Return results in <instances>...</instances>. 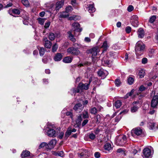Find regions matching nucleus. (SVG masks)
Here are the masks:
<instances>
[{"instance_id": "59", "label": "nucleus", "mask_w": 158, "mask_h": 158, "mask_svg": "<svg viewBox=\"0 0 158 158\" xmlns=\"http://www.w3.org/2000/svg\"><path fill=\"white\" fill-rule=\"evenodd\" d=\"M147 59L146 58H143L142 61V63L143 64H145L147 63Z\"/></svg>"}, {"instance_id": "31", "label": "nucleus", "mask_w": 158, "mask_h": 158, "mask_svg": "<svg viewBox=\"0 0 158 158\" xmlns=\"http://www.w3.org/2000/svg\"><path fill=\"white\" fill-rule=\"evenodd\" d=\"M22 2L23 4L26 7L29 6L30 3L28 0H22Z\"/></svg>"}, {"instance_id": "42", "label": "nucleus", "mask_w": 158, "mask_h": 158, "mask_svg": "<svg viewBox=\"0 0 158 158\" xmlns=\"http://www.w3.org/2000/svg\"><path fill=\"white\" fill-rule=\"evenodd\" d=\"M12 12L13 13L17 15H19L20 13V11L19 10L16 9H13L12 10Z\"/></svg>"}, {"instance_id": "37", "label": "nucleus", "mask_w": 158, "mask_h": 158, "mask_svg": "<svg viewBox=\"0 0 158 158\" xmlns=\"http://www.w3.org/2000/svg\"><path fill=\"white\" fill-rule=\"evenodd\" d=\"M58 46L56 44H55L52 47V51L53 52H56Z\"/></svg>"}, {"instance_id": "12", "label": "nucleus", "mask_w": 158, "mask_h": 158, "mask_svg": "<svg viewBox=\"0 0 158 158\" xmlns=\"http://www.w3.org/2000/svg\"><path fill=\"white\" fill-rule=\"evenodd\" d=\"M56 140L55 139H52L47 144L48 149H51L54 148L56 143Z\"/></svg>"}, {"instance_id": "14", "label": "nucleus", "mask_w": 158, "mask_h": 158, "mask_svg": "<svg viewBox=\"0 0 158 158\" xmlns=\"http://www.w3.org/2000/svg\"><path fill=\"white\" fill-rule=\"evenodd\" d=\"M140 107V105L139 103L135 102L133 104V106L131 107V112L132 113L136 112Z\"/></svg>"}, {"instance_id": "41", "label": "nucleus", "mask_w": 158, "mask_h": 158, "mask_svg": "<svg viewBox=\"0 0 158 158\" xmlns=\"http://www.w3.org/2000/svg\"><path fill=\"white\" fill-rule=\"evenodd\" d=\"M82 116L84 118H88L89 117L88 112L87 111L84 112L82 114Z\"/></svg>"}, {"instance_id": "63", "label": "nucleus", "mask_w": 158, "mask_h": 158, "mask_svg": "<svg viewBox=\"0 0 158 158\" xmlns=\"http://www.w3.org/2000/svg\"><path fill=\"white\" fill-rule=\"evenodd\" d=\"M121 116H120L118 115V116L116 117L115 118V122L118 121L121 118Z\"/></svg>"}, {"instance_id": "22", "label": "nucleus", "mask_w": 158, "mask_h": 158, "mask_svg": "<svg viewBox=\"0 0 158 158\" xmlns=\"http://www.w3.org/2000/svg\"><path fill=\"white\" fill-rule=\"evenodd\" d=\"M47 40V39H46ZM52 46V43L51 42L48 40H46L45 41L44 43V46L45 47L48 48H50Z\"/></svg>"}, {"instance_id": "32", "label": "nucleus", "mask_w": 158, "mask_h": 158, "mask_svg": "<svg viewBox=\"0 0 158 158\" xmlns=\"http://www.w3.org/2000/svg\"><path fill=\"white\" fill-rule=\"evenodd\" d=\"M127 81L129 85H131L133 84L134 80L133 78L130 77H128Z\"/></svg>"}, {"instance_id": "62", "label": "nucleus", "mask_w": 158, "mask_h": 158, "mask_svg": "<svg viewBox=\"0 0 158 158\" xmlns=\"http://www.w3.org/2000/svg\"><path fill=\"white\" fill-rule=\"evenodd\" d=\"M84 41L86 42H89L91 41V40L89 38L86 37L85 38Z\"/></svg>"}, {"instance_id": "25", "label": "nucleus", "mask_w": 158, "mask_h": 158, "mask_svg": "<svg viewBox=\"0 0 158 158\" xmlns=\"http://www.w3.org/2000/svg\"><path fill=\"white\" fill-rule=\"evenodd\" d=\"M69 15V13L65 11L62 12L60 13V17L61 18H65L68 17Z\"/></svg>"}, {"instance_id": "44", "label": "nucleus", "mask_w": 158, "mask_h": 158, "mask_svg": "<svg viewBox=\"0 0 158 158\" xmlns=\"http://www.w3.org/2000/svg\"><path fill=\"white\" fill-rule=\"evenodd\" d=\"M102 47L104 49V50L106 51L107 48V44L106 42H104L102 45Z\"/></svg>"}, {"instance_id": "49", "label": "nucleus", "mask_w": 158, "mask_h": 158, "mask_svg": "<svg viewBox=\"0 0 158 158\" xmlns=\"http://www.w3.org/2000/svg\"><path fill=\"white\" fill-rule=\"evenodd\" d=\"M131 27L127 26L125 28V30L127 33H129L131 31Z\"/></svg>"}, {"instance_id": "58", "label": "nucleus", "mask_w": 158, "mask_h": 158, "mask_svg": "<svg viewBox=\"0 0 158 158\" xmlns=\"http://www.w3.org/2000/svg\"><path fill=\"white\" fill-rule=\"evenodd\" d=\"M58 156L63 157L64 155V153L63 151L58 152Z\"/></svg>"}, {"instance_id": "13", "label": "nucleus", "mask_w": 158, "mask_h": 158, "mask_svg": "<svg viewBox=\"0 0 158 158\" xmlns=\"http://www.w3.org/2000/svg\"><path fill=\"white\" fill-rule=\"evenodd\" d=\"M83 109V105L80 103L76 104L73 107V109L77 112H80Z\"/></svg>"}, {"instance_id": "46", "label": "nucleus", "mask_w": 158, "mask_h": 158, "mask_svg": "<svg viewBox=\"0 0 158 158\" xmlns=\"http://www.w3.org/2000/svg\"><path fill=\"white\" fill-rule=\"evenodd\" d=\"M133 92L134 90L132 89V90H131V91L130 92L127 93L126 95L125 96V98H128L129 96H131V95L133 93Z\"/></svg>"}, {"instance_id": "6", "label": "nucleus", "mask_w": 158, "mask_h": 158, "mask_svg": "<svg viewBox=\"0 0 158 158\" xmlns=\"http://www.w3.org/2000/svg\"><path fill=\"white\" fill-rule=\"evenodd\" d=\"M143 156L144 158H151L152 154L151 150L147 148L144 149L143 151Z\"/></svg>"}, {"instance_id": "52", "label": "nucleus", "mask_w": 158, "mask_h": 158, "mask_svg": "<svg viewBox=\"0 0 158 158\" xmlns=\"http://www.w3.org/2000/svg\"><path fill=\"white\" fill-rule=\"evenodd\" d=\"M64 133L63 132H61L59 133V134L58 135V137L60 139L62 138L64 136Z\"/></svg>"}, {"instance_id": "16", "label": "nucleus", "mask_w": 158, "mask_h": 158, "mask_svg": "<svg viewBox=\"0 0 158 158\" xmlns=\"http://www.w3.org/2000/svg\"><path fill=\"white\" fill-rule=\"evenodd\" d=\"M137 33L139 38H142L144 37L145 33L144 31L142 28H139L138 29Z\"/></svg>"}, {"instance_id": "33", "label": "nucleus", "mask_w": 158, "mask_h": 158, "mask_svg": "<svg viewBox=\"0 0 158 158\" xmlns=\"http://www.w3.org/2000/svg\"><path fill=\"white\" fill-rule=\"evenodd\" d=\"M156 19V15H153L149 19V23H153Z\"/></svg>"}, {"instance_id": "39", "label": "nucleus", "mask_w": 158, "mask_h": 158, "mask_svg": "<svg viewBox=\"0 0 158 158\" xmlns=\"http://www.w3.org/2000/svg\"><path fill=\"white\" fill-rule=\"evenodd\" d=\"M45 52V50L43 48H41L39 50V53L41 56H43Z\"/></svg>"}, {"instance_id": "56", "label": "nucleus", "mask_w": 158, "mask_h": 158, "mask_svg": "<svg viewBox=\"0 0 158 158\" xmlns=\"http://www.w3.org/2000/svg\"><path fill=\"white\" fill-rule=\"evenodd\" d=\"M82 152H83V153H84V155L85 156H88V152L87 150L83 149L82 150Z\"/></svg>"}, {"instance_id": "20", "label": "nucleus", "mask_w": 158, "mask_h": 158, "mask_svg": "<svg viewBox=\"0 0 158 158\" xmlns=\"http://www.w3.org/2000/svg\"><path fill=\"white\" fill-rule=\"evenodd\" d=\"M72 58L68 56L64 57L63 60V61L66 63H69L72 62Z\"/></svg>"}, {"instance_id": "60", "label": "nucleus", "mask_w": 158, "mask_h": 158, "mask_svg": "<svg viewBox=\"0 0 158 158\" xmlns=\"http://www.w3.org/2000/svg\"><path fill=\"white\" fill-rule=\"evenodd\" d=\"M117 152H118V153H122V154H123V153H124V150H123L122 148H119V149H118L117 150Z\"/></svg>"}, {"instance_id": "21", "label": "nucleus", "mask_w": 158, "mask_h": 158, "mask_svg": "<svg viewBox=\"0 0 158 158\" xmlns=\"http://www.w3.org/2000/svg\"><path fill=\"white\" fill-rule=\"evenodd\" d=\"M67 33L69 35V38L73 42H75L76 41V40L74 37L73 35L72 34L71 32V31H69L67 32Z\"/></svg>"}, {"instance_id": "61", "label": "nucleus", "mask_w": 158, "mask_h": 158, "mask_svg": "<svg viewBox=\"0 0 158 158\" xmlns=\"http://www.w3.org/2000/svg\"><path fill=\"white\" fill-rule=\"evenodd\" d=\"M88 120L87 119H85L83 121L82 123V126H84L88 122Z\"/></svg>"}, {"instance_id": "47", "label": "nucleus", "mask_w": 158, "mask_h": 158, "mask_svg": "<svg viewBox=\"0 0 158 158\" xmlns=\"http://www.w3.org/2000/svg\"><path fill=\"white\" fill-rule=\"evenodd\" d=\"M72 7L71 6H69L66 8L65 11L69 13V12L72 11Z\"/></svg>"}, {"instance_id": "1", "label": "nucleus", "mask_w": 158, "mask_h": 158, "mask_svg": "<svg viewBox=\"0 0 158 158\" xmlns=\"http://www.w3.org/2000/svg\"><path fill=\"white\" fill-rule=\"evenodd\" d=\"M60 128H58L56 131V128L54 126H49L46 128L47 135L51 137H55L58 135L59 131H60Z\"/></svg>"}, {"instance_id": "27", "label": "nucleus", "mask_w": 158, "mask_h": 158, "mask_svg": "<svg viewBox=\"0 0 158 158\" xmlns=\"http://www.w3.org/2000/svg\"><path fill=\"white\" fill-rule=\"evenodd\" d=\"M145 75V71L143 69H141L139 70L138 73V76L140 78H142L144 77Z\"/></svg>"}, {"instance_id": "5", "label": "nucleus", "mask_w": 158, "mask_h": 158, "mask_svg": "<svg viewBox=\"0 0 158 158\" xmlns=\"http://www.w3.org/2000/svg\"><path fill=\"white\" fill-rule=\"evenodd\" d=\"M72 26L75 35L77 36L80 35V33L82 30V28H80V24L78 23H75L73 24Z\"/></svg>"}, {"instance_id": "18", "label": "nucleus", "mask_w": 158, "mask_h": 158, "mask_svg": "<svg viewBox=\"0 0 158 158\" xmlns=\"http://www.w3.org/2000/svg\"><path fill=\"white\" fill-rule=\"evenodd\" d=\"M63 5V2L61 1L58 2L56 4L55 10H56V13H57L59 9Z\"/></svg>"}, {"instance_id": "50", "label": "nucleus", "mask_w": 158, "mask_h": 158, "mask_svg": "<svg viewBox=\"0 0 158 158\" xmlns=\"http://www.w3.org/2000/svg\"><path fill=\"white\" fill-rule=\"evenodd\" d=\"M95 119H96V122L99 123L100 120V116L99 115H97L95 117Z\"/></svg>"}, {"instance_id": "40", "label": "nucleus", "mask_w": 158, "mask_h": 158, "mask_svg": "<svg viewBox=\"0 0 158 158\" xmlns=\"http://www.w3.org/2000/svg\"><path fill=\"white\" fill-rule=\"evenodd\" d=\"M97 109L94 107L91 109L90 110V113L92 114H95L97 113Z\"/></svg>"}, {"instance_id": "15", "label": "nucleus", "mask_w": 158, "mask_h": 158, "mask_svg": "<svg viewBox=\"0 0 158 158\" xmlns=\"http://www.w3.org/2000/svg\"><path fill=\"white\" fill-rule=\"evenodd\" d=\"M99 49L98 47H96L90 49L89 51L90 53L92 54V56H96L97 55L99 51Z\"/></svg>"}, {"instance_id": "3", "label": "nucleus", "mask_w": 158, "mask_h": 158, "mask_svg": "<svg viewBox=\"0 0 158 158\" xmlns=\"http://www.w3.org/2000/svg\"><path fill=\"white\" fill-rule=\"evenodd\" d=\"M144 48V44L141 41H138L136 43L135 47V52L136 55L138 56L141 55Z\"/></svg>"}, {"instance_id": "2", "label": "nucleus", "mask_w": 158, "mask_h": 158, "mask_svg": "<svg viewBox=\"0 0 158 158\" xmlns=\"http://www.w3.org/2000/svg\"><path fill=\"white\" fill-rule=\"evenodd\" d=\"M91 81L89 80V83L83 84L82 83H79L77 88H73L71 89V91L73 93H76L81 92V90H87L89 88V83Z\"/></svg>"}, {"instance_id": "24", "label": "nucleus", "mask_w": 158, "mask_h": 158, "mask_svg": "<svg viewBox=\"0 0 158 158\" xmlns=\"http://www.w3.org/2000/svg\"><path fill=\"white\" fill-rule=\"evenodd\" d=\"M72 127H68L67 131H66L65 136V137L67 138L71 134Z\"/></svg>"}, {"instance_id": "23", "label": "nucleus", "mask_w": 158, "mask_h": 158, "mask_svg": "<svg viewBox=\"0 0 158 158\" xmlns=\"http://www.w3.org/2000/svg\"><path fill=\"white\" fill-rule=\"evenodd\" d=\"M94 4H90L88 6V11L90 13H93L95 10V9L94 6Z\"/></svg>"}, {"instance_id": "34", "label": "nucleus", "mask_w": 158, "mask_h": 158, "mask_svg": "<svg viewBox=\"0 0 158 158\" xmlns=\"http://www.w3.org/2000/svg\"><path fill=\"white\" fill-rule=\"evenodd\" d=\"M82 120L81 116V115H80L78 116L76 120V123L77 124L79 125L81 123V121Z\"/></svg>"}, {"instance_id": "7", "label": "nucleus", "mask_w": 158, "mask_h": 158, "mask_svg": "<svg viewBox=\"0 0 158 158\" xmlns=\"http://www.w3.org/2000/svg\"><path fill=\"white\" fill-rule=\"evenodd\" d=\"M67 52L69 54L74 55H77L80 53V51L77 48L73 47L68 48Z\"/></svg>"}, {"instance_id": "36", "label": "nucleus", "mask_w": 158, "mask_h": 158, "mask_svg": "<svg viewBox=\"0 0 158 158\" xmlns=\"http://www.w3.org/2000/svg\"><path fill=\"white\" fill-rule=\"evenodd\" d=\"M79 17L77 16L73 15L69 18V19L70 20H76L78 19Z\"/></svg>"}, {"instance_id": "4", "label": "nucleus", "mask_w": 158, "mask_h": 158, "mask_svg": "<svg viewBox=\"0 0 158 158\" xmlns=\"http://www.w3.org/2000/svg\"><path fill=\"white\" fill-rule=\"evenodd\" d=\"M127 138L126 136L123 135L118 137L116 141V144L117 145L123 146L126 142Z\"/></svg>"}, {"instance_id": "19", "label": "nucleus", "mask_w": 158, "mask_h": 158, "mask_svg": "<svg viewBox=\"0 0 158 158\" xmlns=\"http://www.w3.org/2000/svg\"><path fill=\"white\" fill-rule=\"evenodd\" d=\"M113 147L111 144L109 143H105L104 146V148L105 150L109 151L112 150Z\"/></svg>"}, {"instance_id": "53", "label": "nucleus", "mask_w": 158, "mask_h": 158, "mask_svg": "<svg viewBox=\"0 0 158 158\" xmlns=\"http://www.w3.org/2000/svg\"><path fill=\"white\" fill-rule=\"evenodd\" d=\"M66 115L67 116H69L72 119L73 118V115L72 112H71L68 111L66 113Z\"/></svg>"}, {"instance_id": "11", "label": "nucleus", "mask_w": 158, "mask_h": 158, "mask_svg": "<svg viewBox=\"0 0 158 158\" xmlns=\"http://www.w3.org/2000/svg\"><path fill=\"white\" fill-rule=\"evenodd\" d=\"M142 130L139 127L134 128L131 131V133L132 134L134 133L137 136L142 135Z\"/></svg>"}, {"instance_id": "28", "label": "nucleus", "mask_w": 158, "mask_h": 158, "mask_svg": "<svg viewBox=\"0 0 158 158\" xmlns=\"http://www.w3.org/2000/svg\"><path fill=\"white\" fill-rule=\"evenodd\" d=\"M122 105V102L119 100H117L114 103V106L117 108L120 107Z\"/></svg>"}, {"instance_id": "35", "label": "nucleus", "mask_w": 158, "mask_h": 158, "mask_svg": "<svg viewBox=\"0 0 158 158\" xmlns=\"http://www.w3.org/2000/svg\"><path fill=\"white\" fill-rule=\"evenodd\" d=\"M102 62L105 66L108 65L110 64V61L109 60H105L104 58L102 60Z\"/></svg>"}, {"instance_id": "17", "label": "nucleus", "mask_w": 158, "mask_h": 158, "mask_svg": "<svg viewBox=\"0 0 158 158\" xmlns=\"http://www.w3.org/2000/svg\"><path fill=\"white\" fill-rule=\"evenodd\" d=\"M63 57L62 54L60 53H57L54 57V60L55 61H60Z\"/></svg>"}, {"instance_id": "9", "label": "nucleus", "mask_w": 158, "mask_h": 158, "mask_svg": "<svg viewBox=\"0 0 158 158\" xmlns=\"http://www.w3.org/2000/svg\"><path fill=\"white\" fill-rule=\"evenodd\" d=\"M158 105V96H154L151 101V106L154 108H156Z\"/></svg>"}, {"instance_id": "30", "label": "nucleus", "mask_w": 158, "mask_h": 158, "mask_svg": "<svg viewBox=\"0 0 158 158\" xmlns=\"http://www.w3.org/2000/svg\"><path fill=\"white\" fill-rule=\"evenodd\" d=\"M56 37L55 35L53 33H51L49 35V39L50 40L52 41Z\"/></svg>"}, {"instance_id": "64", "label": "nucleus", "mask_w": 158, "mask_h": 158, "mask_svg": "<svg viewBox=\"0 0 158 158\" xmlns=\"http://www.w3.org/2000/svg\"><path fill=\"white\" fill-rule=\"evenodd\" d=\"M73 45L75 47L78 46L79 48L81 47V45L80 44L78 43H75L73 44Z\"/></svg>"}, {"instance_id": "8", "label": "nucleus", "mask_w": 158, "mask_h": 158, "mask_svg": "<svg viewBox=\"0 0 158 158\" xmlns=\"http://www.w3.org/2000/svg\"><path fill=\"white\" fill-rule=\"evenodd\" d=\"M138 17L136 15H133L131 17V24L134 27H136L138 26Z\"/></svg>"}, {"instance_id": "29", "label": "nucleus", "mask_w": 158, "mask_h": 158, "mask_svg": "<svg viewBox=\"0 0 158 158\" xmlns=\"http://www.w3.org/2000/svg\"><path fill=\"white\" fill-rule=\"evenodd\" d=\"M47 144L46 142H43L40 143L39 147V148L40 149L42 148H43L45 147L46 149H48V148L47 147Z\"/></svg>"}, {"instance_id": "51", "label": "nucleus", "mask_w": 158, "mask_h": 158, "mask_svg": "<svg viewBox=\"0 0 158 158\" xmlns=\"http://www.w3.org/2000/svg\"><path fill=\"white\" fill-rule=\"evenodd\" d=\"M134 9L133 7L131 5H130L127 8V10L129 12H131Z\"/></svg>"}, {"instance_id": "26", "label": "nucleus", "mask_w": 158, "mask_h": 158, "mask_svg": "<svg viewBox=\"0 0 158 158\" xmlns=\"http://www.w3.org/2000/svg\"><path fill=\"white\" fill-rule=\"evenodd\" d=\"M30 152L27 151H25L23 152L21 154L22 157H25L30 155Z\"/></svg>"}, {"instance_id": "55", "label": "nucleus", "mask_w": 158, "mask_h": 158, "mask_svg": "<svg viewBox=\"0 0 158 158\" xmlns=\"http://www.w3.org/2000/svg\"><path fill=\"white\" fill-rule=\"evenodd\" d=\"M94 156L96 158H99L100 157V154L99 152H96L94 153Z\"/></svg>"}, {"instance_id": "57", "label": "nucleus", "mask_w": 158, "mask_h": 158, "mask_svg": "<svg viewBox=\"0 0 158 158\" xmlns=\"http://www.w3.org/2000/svg\"><path fill=\"white\" fill-rule=\"evenodd\" d=\"M50 24V22H48L45 23L44 25V27L45 28H47L48 27Z\"/></svg>"}, {"instance_id": "48", "label": "nucleus", "mask_w": 158, "mask_h": 158, "mask_svg": "<svg viewBox=\"0 0 158 158\" xmlns=\"http://www.w3.org/2000/svg\"><path fill=\"white\" fill-rule=\"evenodd\" d=\"M149 129H150L152 130L154 128L155 126V123H149Z\"/></svg>"}, {"instance_id": "45", "label": "nucleus", "mask_w": 158, "mask_h": 158, "mask_svg": "<svg viewBox=\"0 0 158 158\" xmlns=\"http://www.w3.org/2000/svg\"><path fill=\"white\" fill-rule=\"evenodd\" d=\"M115 82V84L116 86L117 87L119 86L121 84V82L120 80L118 79H116Z\"/></svg>"}, {"instance_id": "54", "label": "nucleus", "mask_w": 158, "mask_h": 158, "mask_svg": "<svg viewBox=\"0 0 158 158\" xmlns=\"http://www.w3.org/2000/svg\"><path fill=\"white\" fill-rule=\"evenodd\" d=\"M145 89V88L143 85H141L139 88V90L141 92L143 91Z\"/></svg>"}, {"instance_id": "10", "label": "nucleus", "mask_w": 158, "mask_h": 158, "mask_svg": "<svg viewBox=\"0 0 158 158\" xmlns=\"http://www.w3.org/2000/svg\"><path fill=\"white\" fill-rule=\"evenodd\" d=\"M98 74L102 78L104 79L108 74V73L106 70L101 69L98 71Z\"/></svg>"}, {"instance_id": "43", "label": "nucleus", "mask_w": 158, "mask_h": 158, "mask_svg": "<svg viewBox=\"0 0 158 158\" xmlns=\"http://www.w3.org/2000/svg\"><path fill=\"white\" fill-rule=\"evenodd\" d=\"M37 20L40 24L41 25H43L44 24V19L40 18H38Z\"/></svg>"}, {"instance_id": "38", "label": "nucleus", "mask_w": 158, "mask_h": 158, "mask_svg": "<svg viewBox=\"0 0 158 158\" xmlns=\"http://www.w3.org/2000/svg\"><path fill=\"white\" fill-rule=\"evenodd\" d=\"M88 136L89 139L92 140H94L96 137L95 135L92 133L89 134Z\"/></svg>"}]
</instances>
